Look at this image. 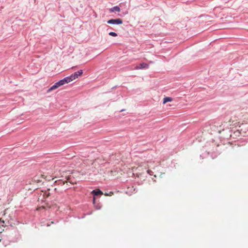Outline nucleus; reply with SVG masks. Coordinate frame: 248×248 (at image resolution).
<instances>
[{"label": "nucleus", "mask_w": 248, "mask_h": 248, "mask_svg": "<svg viewBox=\"0 0 248 248\" xmlns=\"http://www.w3.org/2000/svg\"><path fill=\"white\" fill-rule=\"evenodd\" d=\"M215 126H216V125H212L211 126V128L213 129V128H214V127H215Z\"/></svg>", "instance_id": "obj_13"}, {"label": "nucleus", "mask_w": 248, "mask_h": 248, "mask_svg": "<svg viewBox=\"0 0 248 248\" xmlns=\"http://www.w3.org/2000/svg\"><path fill=\"white\" fill-rule=\"evenodd\" d=\"M209 155V153H205V155Z\"/></svg>", "instance_id": "obj_15"}, {"label": "nucleus", "mask_w": 248, "mask_h": 248, "mask_svg": "<svg viewBox=\"0 0 248 248\" xmlns=\"http://www.w3.org/2000/svg\"><path fill=\"white\" fill-rule=\"evenodd\" d=\"M120 10V8L118 6H115L109 9V12L110 13L113 12L114 11L119 12Z\"/></svg>", "instance_id": "obj_7"}, {"label": "nucleus", "mask_w": 248, "mask_h": 248, "mask_svg": "<svg viewBox=\"0 0 248 248\" xmlns=\"http://www.w3.org/2000/svg\"><path fill=\"white\" fill-rule=\"evenodd\" d=\"M83 74V71L82 70H79L74 74L71 75L69 76L66 77L64 78L63 79L59 80L54 83L53 85H52L49 89L47 90V92H50V91L55 90L59 88V87L63 85L66 83H68L70 82L73 81V80L77 78L79 76H81Z\"/></svg>", "instance_id": "obj_1"}, {"label": "nucleus", "mask_w": 248, "mask_h": 248, "mask_svg": "<svg viewBox=\"0 0 248 248\" xmlns=\"http://www.w3.org/2000/svg\"><path fill=\"white\" fill-rule=\"evenodd\" d=\"M116 88V86H114V87H113L112 88V89H114V88Z\"/></svg>", "instance_id": "obj_17"}, {"label": "nucleus", "mask_w": 248, "mask_h": 248, "mask_svg": "<svg viewBox=\"0 0 248 248\" xmlns=\"http://www.w3.org/2000/svg\"><path fill=\"white\" fill-rule=\"evenodd\" d=\"M105 195H108V193H105Z\"/></svg>", "instance_id": "obj_19"}, {"label": "nucleus", "mask_w": 248, "mask_h": 248, "mask_svg": "<svg viewBox=\"0 0 248 248\" xmlns=\"http://www.w3.org/2000/svg\"><path fill=\"white\" fill-rule=\"evenodd\" d=\"M124 110V109H122V110H120V112H122V111H123Z\"/></svg>", "instance_id": "obj_18"}, {"label": "nucleus", "mask_w": 248, "mask_h": 248, "mask_svg": "<svg viewBox=\"0 0 248 248\" xmlns=\"http://www.w3.org/2000/svg\"><path fill=\"white\" fill-rule=\"evenodd\" d=\"M147 173H148L150 175H153V173H154L153 171H152V170H147Z\"/></svg>", "instance_id": "obj_10"}, {"label": "nucleus", "mask_w": 248, "mask_h": 248, "mask_svg": "<svg viewBox=\"0 0 248 248\" xmlns=\"http://www.w3.org/2000/svg\"><path fill=\"white\" fill-rule=\"evenodd\" d=\"M127 13H128V12H127V11H126V12H125L124 13V15H126V14H127Z\"/></svg>", "instance_id": "obj_14"}, {"label": "nucleus", "mask_w": 248, "mask_h": 248, "mask_svg": "<svg viewBox=\"0 0 248 248\" xmlns=\"http://www.w3.org/2000/svg\"><path fill=\"white\" fill-rule=\"evenodd\" d=\"M1 237L0 236V242L1 241Z\"/></svg>", "instance_id": "obj_20"}, {"label": "nucleus", "mask_w": 248, "mask_h": 248, "mask_svg": "<svg viewBox=\"0 0 248 248\" xmlns=\"http://www.w3.org/2000/svg\"><path fill=\"white\" fill-rule=\"evenodd\" d=\"M221 125H219V127L217 126V132L218 133H220V131H221Z\"/></svg>", "instance_id": "obj_11"}, {"label": "nucleus", "mask_w": 248, "mask_h": 248, "mask_svg": "<svg viewBox=\"0 0 248 248\" xmlns=\"http://www.w3.org/2000/svg\"><path fill=\"white\" fill-rule=\"evenodd\" d=\"M93 212V211H91V212H90L87 213H86V215H90L92 214Z\"/></svg>", "instance_id": "obj_12"}, {"label": "nucleus", "mask_w": 248, "mask_h": 248, "mask_svg": "<svg viewBox=\"0 0 248 248\" xmlns=\"http://www.w3.org/2000/svg\"><path fill=\"white\" fill-rule=\"evenodd\" d=\"M123 21L121 18L110 19L107 21L108 24L120 25L123 24Z\"/></svg>", "instance_id": "obj_2"}, {"label": "nucleus", "mask_w": 248, "mask_h": 248, "mask_svg": "<svg viewBox=\"0 0 248 248\" xmlns=\"http://www.w3.org/2000/svg\"><path fill=\"white\" fill-rule=\"evenodd\" d=\"M200 156H201V157H202V158H203V157H202V155H201Z\"/></svg>", "instance_id": "obj_16"}, {"label": "nucleus", "mask_w": 248, "mask_h": 248, "mask_svg": "<svg viewBox=\"0 0 248 248\" xmlns=\"http://www.w3.org/2000/svg\"><path fill=\"white\" fill-rule=\"evenodd\" d=\"M149 67V64L146 62H142L140 63L138 65L136 66V68L138 69H145L148 68Z\"/></svg>", "instance_id": "obj_4"}, {"label": "nucleus", "mask_w": 248, "mask_h": 248, "mask_svg": "<svg viewBox=\"0 0 248 248\" xmlns=\"http://www.w3.org/2000/svg\"><path fill=\"white\" fill-rule=\"evenodd\" d=\"M172 100V98L171 97H165L163 99V104H165L167 102H171Z\"/></svg>", "instance_id": "obj_8"}, {"label": "nucleus", "mask_w": 248, "mask_h": 248, "mask_svg": "<svg viewBox=\"0 0 248 248\" xmlns=\"http://www.w3.org/2000/svg\"><path fill=\"white\" fill-rule=\"evenodd\" d=\"M93 203L96 210H100L102 207V205L100 202H97L95 199H93Z\"/></svg>", "instance_id": "obj_5"}, {"label": "nucleus", "mask_w": 248, "mask_h": 248, "mask_svg": "<svg viewBox=\"0 0 248 248\" xmlns=\"http://www.w3.org/2000/svg\"><path fill=\"white\" fill-rule=\"evenodd\" d=\"M223 132H224L226 134H228V135L224 136L223 138L229 139L230 138H231L232 137L231 131L230 130H229V129L223 130Z\"/></svg>", "instance_id": "obj_6"}, {"label": "nucleus", "mask_w": 248, "mask_h": 248, "mask_svg": "<svg viewBox=\"0 0 248 248\" xmlns=\"http://www.w3.org/2000/svg\"><path fill=\"white\" fill-rule=\"evenodd\" d=\"M108 35L110 36H113V37H116L118 36L117 33H116L115 32H112V31L109 32L108 33Z\"/></svg>", "instance_id": "obj_9"}, {"label": "nucleus", "mask_w": 248, "mask_h": 248, "mask_svg": "<svg viewBox=\"0 0 248 248\" xmlns=\"http://www.w3.org/2000/svg\"><path fill=\"white\" fill-rule=\"evenodd\" d=\"M91 194L93 196V199L95 200V197L101 196L103 194V192L99 189H94L92 191Z\"/></svg>", "instance_id": "obj_3"}]
</instances>
